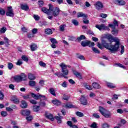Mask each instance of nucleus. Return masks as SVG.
I'll use <instances>...</instances> for the list:
<instances>
[{
  "label": "nucleus",
  "instance_id": "f257e3e1",
  "mask_svg": "<svg viewBox=\"0 0 128 128\" xmlns=\"http://www.w3.org/2000/svg\"><path fill=\"white\" fill-rule=\"evenodd\" d=\"M116 42L114 45H112V44H109L106 43V41L102 42V44L105 48L110 50L112 52H116L120 48V39L118 38H112V42Z\"/></svg>",
  "mask_w": 128,
  "mask_h": 128
},
{
  "label": "nucleus",
  "instance_id": "f03ea898",
  "mask_svg": "<svg viewBox=\"0 0 128 128\" xmlns=\"http://www.w3.org/2000/svg\"><path fill=\"white\" fill-rule=\"evenodd\" d=\"M12 78H13L16 82H22V80H26V76L24 73H22L20 75H16L12 77Z\"/></svg>",
  "mask_w": 128,
  "mask_h": 128
},
{
  "label": "nucleus",
  "instance_id": "7ed1b4c3",
  "mask_svg": "<svg viewBox=\"0 0 128 128\" xmlns=\"http://www.w3.org/2000/svg\"><path fill=\"white\" fill-rule=\"evenodd\" d=\"M100 114H102V116H104V118H110V113L108 111L106 108H104V107L100 106H99V110H98Z\"/></svg>",
  "mask_w": 128,
  "mask_h": 128
},
{
  "label": "nucleus",
  "instance_id": "20e7f679",
  "mask_svg": "<svg viewBox=\"0 0 128 128\" xmlns=\"http://www.w3.org/2000/svg\"><path fill=\"white\" fill-rule=\"evenodd\" d=\"M60 66L62 68V72L63 76H68V66L66 65L64 63L60 64Z\"/></svg>",
  "mask_w": 128,
  "mask_h": 128
},
{
  "label": "nucleus",
  "instance_id": "39448f33",
  "mask_svg": "<svg viewBox=\"0 0 128 128\" xmlns=\"http://www.w3.org/2000/svg\"><path fill=\"white\" fill-rule=\"evenodd\" d=\"M54 8V6L52 4H49V9H48L46 8H42V12L44 14H46L48 16L52 14V10Z\"/></svg>",
  "mask_w": 128,
  "mask_h": 128
},
{
  "label": "nucleus",
  "instance_id": "423d86ee",
  "mask_svg": "<svg viewBox=\"0 0 128 128\" xmlns=\"http://www.w3.org/2000/svg\"><path fill=\"white\" fill-rule=\"evenodd\" d=\"M81 46L84 47L89 46V48H91L92 46H94V42L86 40H83L81 42Z\"/></svg>",
  "mask_w": 128,
  "mask_h": 128
},
{
  "label": "nucleus",
  "instance_id": "0eeeda50",
  "mask_svg": "<svg viewBox=\"0 0 128 128\" xmlns=\"http://www.w3.org/2000/svg\"><path fill=\"white\" fill-rule=\"evenodd\" d=\"M96 28L99 30H109L110 28L108 26H106L104 24H96Z\"/></svg>",
  "mask_w": 128,
  "mask_h": 128
},
{
  "label": "nucleus",
  "instance_id": "6e6552de",
  "mask_svg": "<svg viewBox=\"0 0 128 128\" xmlns=\"http://www.w3.org/2000/svg\"><path fill=\"white\" fill-rule=\"evenodd\" d=\"M94 6L98 10H102V8H104V4L100 2H96Z\"/></svg>",
  "mask_w": 128,
  "mask_h": 128
},
{
  "label": "nucleus",
  "instance_id": "1a4fd4ad",
  "mask_svg": "<svg viewBox=\"0 0 128 128\" xmlns=\"http://www.w3.org/2000/svg\"><path fill=\"white\" fill-rule=\"evenodd\" d=\"M6 16H14V10H12V6H10L8 8V11L6 12Z\"/></svg>",
  "mask_w": 128,
  "mask_h": 128
},
{
  "label": "nucleus",
  "instance_id": "9d476101",
  "mask_svg": "<svg viewBox=\"0 0 128 128\" xmlns=\"http://www.w3.org/2000/svg\"><path fill=\"white\" fill-rule=\"evenodd\" d=\"M60 8H56L54 10L53 8L51 12V14H52L54 16L56 17V16H58L60 14Z\"/></svg>",
  "mask_w": 128,
  "mask_h": 128
},
{
  "label": "nucleus",
  "instance_id": "9b49d317",
  "mask_svg": "<svg viewBox=\"0 0 128 128\" xmlns=\"http://www.w3.org/2000/svg\"><path fill=\"white\" fill-rule=\"evenodd\" d=\"M110 28H111L112 30L116 29V26H118V23L116 20H114L113 24H109Z\"/></svg>",
  "mask_w": 128,
  "mask_h": 128
},
{
  "label": "nucleus",
  "instance_id": "f8f14e48",
  "mask_svg": "<svg viewBox=\"0 0 128 128\" xmlns=\"http://www.w3.org/2000/svg\"><path fill=\"white\" fill-rule=\"evenodd\" d=\"M83 106H86L88 104V102L84 96H82L80 100Z\"/></svg>",
  "mask_w": 128,
  "mask_h": 128
},
{
  "label": "nucleus",
  "instance_id": "ddd939ff",
  "mask_svg": "<svg viewBox=\"0 0 128 128\" xmlns=\"http://www.w3.org/2000/svg\"><path fill=\"white\" fill-rule=\"evenodd\" d=\"M78 18H83L84 20H85L86 18H88V15L86 14H84L82 12H79L77 16Z\"/></svg>",
  "mask_w": 128,
  "mask_h": 128
},
{
  "label": "nucleus",
  "instance_id": "4468645a",
  "mask_svg": "<svg viewBox=\"0 0 128 128\" xmlns=\"http://www.w3.org/2000/svg\"><path fill=\"white\" fill-rule=\"evenodd\" d=\"M10 100L12 102H13L16 104H18L20 102V100L16 96H12Z\"/></svg>",
  "mask_w": 128,
  "mask_h": 128
},
{
  "label": "nucleus",
  "instance_id": "2eb2a0df",
  "mask_svg": "<svg viewBox=\"0 0 128 128\" xmlns=\"http://www.w3.org/2000/svg\"><path fill=\"white\" fill-rule=\"evenodd\" d=\"M21 114L22 116H30V111L29 110H22L21 111Z\"/></svg>",
  "mask_w": 128,
  "mask_h": 128
},
{
  "label": "nucleus",
  "instance_id": "dca6fc26",
  "mask_svg": "<svg viewBox=\"0 0 128 128\" xmlns=\"http://www.w3.org/2000/svg\"><path fill=\"white\" fill-rule=\"evenodd\" d=\"M31 96H32V98H34V100H40V94H34V93H31Z\"/></svg>",
  "mask_w": 128,
  "mask_h": 128
},
{
  "label": "nucleus",
  "instance_id": "f3484780",
  "mask_svg": "<svg viewBox=\"0 0 128 128\" xmlns=\"http://www.w3.org/2000/svg\"><path fill=\"white\" fill-rule=\"evenodd\" d=\"M106 84L108 88H116V85L112 83L106 82Z\"/></svg>",
  "mask_w": 128,
  "mask_h": 128
},
{
  "label": "nucleus",
  "instance_id": "a211bd4d",
  "mask_svg": "<svg viewBox=\"0 0 128 128\" xmlns=\"http://www.w3.org/2000/svg\"><path fill=\"white\" fill-rule=\"evenodd\" d=\"M59 116H56L54 118L56 120L58 124H62V116H60V114H58Z\"/></svg>",
  "mask_w": 128,
  "mask_h": 128
},
{
  "label": "nucleus",
  "instance_id": "6ab92c4d",
  "mask_svg": "<svg viewBox=\"0 0 128 128\" xmlns=\"http://www.w3.org/2000/svg\"><path fill=\"white\" fill-rule=\"evenodd\" d=\"M73 74L74 76H76V78H80V80H82V74H80V73L76 70H74Z\"/></svg>",
  "mask_w": 128,
  "mask_h": 128
},
{
  "label": "nucleus",
  "instance_id": "aec40b11",
  "mask_svg": "<svg viewBox=\"0 0 128 128\" xmlns=\"http://www.w3.org/2000/svg\"><path fill=\"white\" fill-rule=\"evenodd\" d=\"M84 86L86 90H92V86L86 83L84 84Z\"/></svg>",
  "mask_w": 128,
  "mask_h": 128
},
{
  "label": "nucleus",
  "instance_id": "412c9836",
  "mask_svg": "<svg viewBox=\"0 0 128 128\" xmlns=\"http://www.w3.org/2000/svg\"><path fill=\"white\" fill-rule=\"evenodd\" d=\"M21 108H26L28 107V104H26V102L24 100H22L21 102V105H20Z\"/></svg>",
  "mask_w": 128,
  "mask_h": 128
},
{
  "label": "nucleus",
  "instance_id": "4be33fe9",
  "mask_svg": "<svg viewBox=\"0 0 128 128\" xmlns=\"http://www.w3.org/2000/svg\"><path fill=\"white\" fill-rule=\"evenodd\" d=\"M4 43L5 44L6 46H10V40L6 37L4 38Z\"/></svg>",
  "mask_w": 128,
  "mask_h": 128
},
{
  "label": "nucleus",
  "instance_id": "5701e85b",
  "mask_svg": "<svg viewBox=\"0 0 128 128\" xmlns=\"http://www.w3.org/2000/svg\"><path fill=\"white\" fill-rule=\"evenodd\" d=\"M30 48L32 52H34L38 48V46L34 44H32L30 45Z\"/></svg>",
  "mask_w": 128,
  "mask_h": 128
},
{
  "label": "nucleus",
  "instance_id": "b1692460",
  "mask_svg": "<svg viewBox=\"0 0 128 128\" xmlns=\"http://www.w3.org/2000/svg\"><path fill=\"white\" fill-rule=\"evenodd\" d=\"M52 102L54 104H55V106H60V101L55 99L54 100H52Z\"/></svg>",
  "mask_w": 128,
  "mask_h": 128
},
{
  "label": "nucleus",
  "instance_id": "393cba45",
  "mask_svg": "<svg viewBox=\"0 0 128 128\" xmlns=\"http://www.w3.org/2000/svg\"><path fill=\"white\" fill-rule=\"evenodd\" d=\"M28 78H29V80H36V76H34V74L30 73L28 74Z\"/></svg>",
  "mask_w": 128,
  "mask_h": 128
},
{
  "label": "nucleus",
  "instance_id": "a878e982",
  "mask_svg": "<svg viewBox=\"0 0 128 128\" xmlns=\"http://www.w3.org/2000/svg\"><path fill=\"white\" fill-rule=\"evenodd\" d=\"M106 38H108V40L109 42H112V36L110 34H107L106 35Z\"/></svg>",
  "mask_w": 128,
  "mask_h": 128
},
{
  "label": "nucleus",
  "instance_id": "bb28decb",
  "mask_svg": "<svg viewBox=\"0 0 128 128\" xmlns=\"http://www.w3.org/2000/svg\"><path fill=\"white\" fill-rule=\"evenodd\" d=\"M92 86L94 88H96L97 90L100 88V86L98 83L94 82L92 84Z\"/></svg>",
  "mask_w": 128,
  "mask_h": 128
},
{
  "label": "nucleus",
  "instance_id": "cd10ccee",
  "mask_svg": "<svg viewBox=\"0 0 128 128\" xmlns=\"http://www.w3.org/2000/svg\"><path fill=\"white\" fill-rule=\"evenodd\" d=\"M115 66H118V68H123V70H126V68L123 64L120 63H116L114 64Z\"/></svg>",
  "mask_w": 128,
  "mask_h": 128
},
{
  "label": "nucleus",
  "instance_id": "c85d7f7f",
  "mask_svg": "<svg viewBox=\"0 0 128 128\" xmlns=\"http://www.w3.org/2000/svg\"><path fill=\"white\" fill-rule=\"evenodd\" d=\"M46 118H48V120H50L52 122L54 120V116L52 114H46Z\"/></svg>",
  "mask_w": 128,
  "mask_h": 128
},
{
  "label": "nucleus",
  "instance_id": "c756f323",
  "mask_svg": "<svg viewBox=\"0 0 128 128\" xmlns=\"http://www.w3.org/2000/svg\"><path fill=\"white\" fill-rule=\"evenodd\" d=\"M45 34H52V30L50 28H47L45 30Z\"/></svg>",
  "mask_w": 128,
  "mask_h": 128
},
{
  "label": "nucleus",
  "instance_id": "7c9ffc66",
  "mask_svg": "<svg viewBox=\"0 0 128 128\" xmlns=\"http://www.w3.org/2000/svg\"><path fill=\"white\" fill-rule=\"evenodd\" d=\"M21 8L24 10H28V6L26 4H21Z\"/></svg>",
  "mask_w": 128,
  "mask_h": 128
},
{
  "label": "nucleus",
  "instance_id": "2f4dec72",
  "mask_svg": "<svg viewBox=\"0 0 128 128\" xmlns=\"http://www.w3.org/2000/svg\"><path fill=\"white\" fill-rule=\"evenodd\" d=\"M86 40V36L84 35H81L80 36H78L76 38V40L78 42H80V40Z\"/></svg>",
  "mask_w": 128,
  "mask_h": 128
},
{
  "label": "nucleus",
  "instance_id": "473e14b6",
  "mask_svg": "<svg viewBox=\"0 0 128 128\" xmlns=\"http://www.w3.org/2000/svg\"><path fill=\"white\" fill-rule=\"evenodd\" d=\"M120 6H124L126 4V2L124 0H116Z\"/></svg>",
  "mask_w": 128,
  "mask_h": 128
},
{
  "label": "nucleus",
  "instance_id": "72a5a7b5",
  "mask_svg": "<svg viewBox=\"0 0 128 128\" xmlns=\"http://www.w3.org/2000/svg\"><path fill=\"white\" fill-rule=\"evenodd\" d=\"M112 32L113 36H118V30L112 29Z\"/></svg>",
  "mask_w": 128,
  "mask_h": 128
},
{
  "label": "nucleus",
  "instance_id": "f704fd0d",
  "mask_svg": "<svg viewBox=\"0 0 128 128\" xmlns=\"http://www.w3.org/2000/svg\"><path fill=\"white\" fill-rule=\"evenodd\" d=\"M36 84V82L34 80H30L29 82V86H35Z\"/></svg>",
  "mask_w": 128,
  "mask_h": 128
},
{
  "label": "nucleus",
  "instance_id": "c9c22d12",
  "mask_svg": "<svg viewBox=\"0 0 128 128\" xmlns=\"http://www.w3.org/2000/svg\"><path fill=\"white\" fill-rule=\"evenodd\" d=\"M39 100H40V102H44V100H46V96L40 94V97Z\"/></svg>",
  "mask_w": 128,
  "mask_h": 128
},
{
  "label": "nucleus",
  "instance_id": "e433bc0d",
  "mask_svg": "<svg viewBox=\"0 0 128 128\" xmlns=\"http://www.w3.org/2000/svg\"><path fill=\"white\" fill-rule=\"evenodd\" d=\"M8 70H12V68H14V64H12L11 62H8Z\"/></svg>",
  "mask_w": 128,
  "mask_h": 128
},
{
  "label": "nucleus",
  "instance_id": "4c0bfd02",
  "mask_svg": "<svg viewBox=\"0 0 128 128\" xmlns=\"http://www.w3.org/2000/svg\"><path fill=\"white\" fill-rule=\"evenodd\" d=\"M40 26H48V22L46 21H42L40 23Z\"/></svg>",
  "mask_w": 128,
  "mask_h": 128
},
{
  "label": "nucleus",
  "instance_id": "58836bf2",
  "mask_svg": "<svg viewBox=\"0 0 128 128\" xmlns=\"http://www.w3.org/2000/svg\"><path fill=\"white\" fill-rule=\"evenodd\" d=\"M33 110L34 112H38L40 110V106H34Z\"/></svg>",
  "mask_w": 128,
  "mask_h": 128
},
{
  "label": "nucleus",
  "instance_id": "ea45409f",
  "mask_svg": "<svg viewBox=\"0 0 128 128\" xmlns=\"http://www.w3.org/2000/svg\"><path fill=\"white\" fill-rule=\"evenodd\" d=\"M6 31V27H2L1 29H0V34H4Z\"/></svg>",
  "mask_w": 128,
  "mask_h": 128
},
{
  "label": "nucleus",
  "instance_id": "a19ab883",
  "mask_svg": "<svg viewBox=\"0 0 128 128\" xmlns=\"http://www.w3.org/2000/svg\"><path fill=\"white\" fill-rule=\"evenodd\" d=\"M70 98V96L66 95V94H64L63 95V100H68Z\"/></svg>",
  "mask_w": 128,
  "mask_h": 128
},
{
  "label": "nucleus",
  "instance_id": "79ce46f5",
  "mask_svg": "<svg viewBox=\"0 0 128 128\" xmlns=\"http://www.w3.org/2000/svg\"><path fill=\"white\" fill-rule=\"evenodd\" d=\"M50 92L52 96H56V92L54 91V88H50Z\"/></svg>",
  "mask_w": 128,
  "mask_h": 128
},
{
  "label": "nucleus",
  "instance_id": "37998d69",
  "mask_svg": "<svg viewBox=\"0 0 128 128\" xmlns=\"http://www.w3.org/2000/svg\"><path fill=\"white\" fill-rule=\"evenodd\" d=\"M66 24H62L60 26V32H64V28H66Z\"/></svg>",
  "mask_w": 128,
  "mask_h": 128
},
{
  "label": "nucleus",
  "instance_id": "c03bdc74",
  "mask_svg": "<svg viewBox=\"0 0 128 128\" xmlns=\"http://www.w3.org/2000/svg\"><path fill=\"white\" fill-rule=\"evenodd\" d=\"M64 107L66 108H72L73 107L72 104H67L64 106Z\"/></svg>",
  "mask_w": 128,
  "mask_h": 128
},
{
  "label": "nucleus",
  "instance_id": "a18cd8bd",
  "mask_svg": "<svg viewBox=\"0 0 128 128\" xmlns=\"http://www.w3.org/2000/svg\"><path fill=\"white\" fill-rule=\"evenodd\" d=\"M76 114L78 116H79L80 118H82V116H84V113L80 112H76Z\"/></svg>",
  "mask_w": 128,
  "mask_h": 128
},
{
  "label": "nucleus",
  "instance_id": "49530a36",
  "mask_svg": "<svg viewBox=\"0 0 128 128\" xmlns=\"http://www.w3.org/2000/svg\"><path fill=\"white\" fill-rule=\"evenodd\" d=\"M35 20H40V17L38 16V15L34 14L33 16Z\"/></svg>",
  "mask_w": 128,
  "mask_h": 128
},
{
  "label": "nucleus",
  "instance_id": "de8ad7c7",
  "mask_svg": "<svg viewBox=\"0 0 128 128\" xmlns=\"http://www.w3.org/2000/svg\"><path fill=\"white\" fill-rule=\"evenodd\" d=\"M92 50H93V52H95V54H100V50H98V48H94V47H92Z\"/></svg>",
  "mask_w": 128,
  "mask_h": 128
},
{
  "label": "nucleus",
  "instance_id": "09e8293b",
  "mask_svg": "<svg viewBox=\"0 0 128 128\" xmlns=\"http://www.w3.org/2000/svg\"><path fill=\"white\" fill-rule=\"evenodd\" d=\"M102 128H110V124H108L107 123H104L102 125Z\"/></svg>",
  "mask_w": 128,
  "mask_h": 128
},
{
  "label": "nucleus",
  "instance_id": "8fccbe9b",
  "mask_svg": "<svg viewBox=\"0 0 128 128\" xmlns=\"http://www.w3.org/2000/svg\"><path fill=\"white\" fill-rule=\"evenodd\" d=\"M22 60H24V62H28V57H26V56H24V55L22 56Z\"/></svg>",
  "mask_w": 128,
  "mask_h": 128
},
{
  "label": "nucleus",
  "instance_id": "3c124183",
  "mask_svg": "<svg viewBox=\"0 0 128 128\" xmlns=\"http://www.w3.org/2000/svg\"><path fill=\"white\" fill-rule=\"evenodd\" d=\"M72 23L74 26H78V22L77 20H72Z\"/></svg>",
  "mask_w": 128,
  "mask_h": 128
},
{
  "label": "nucleus",
  "instance_id": "603ef678",
  "mask_svg": "<svg viewBox=\"0 0 128 128\" xmlns=\"http://www.w3.org/2000/svg\"><path fill=\"white\" fill-rule=\"evenodd\" d=\"M50 41L52 44H58V42H56V40L54 38H52L50 39Z\"/></svg>",
  "mask_w": 128,
  "mask_h": 128
},
{
  "label": "nucleus",
  "instance_id": "864d4df0",
  "mask_svg": "<svg viewBox=\"0 0 128 128\" xmlns=\"http://www.w3.org/2000/svg\"><path fill=\"white\" fill-rule=\"evenodd\" d=\"M39 64L40 66H42L43 68L46 67V63L42 61L39 62Z\"/></svg>",
  "mask_w": 128,
  "mask_h": 128
},
{
  "label": "nucleus",
  "instance_id": "5fc2aeb1",
  "mask_svg": "<svg viewBox=\"0 0 128 128\" xmlns=\"http://www.w3.org/2000/svg\"><path fill=\"white\" fill-rule=\"evenodd\" d=\"M1 116H8V113L6 112L2 111L1 112Z\"/></svg>",
  "mask_w": 128,
  "mask_h": 128
},
{
  "label": "nucleus",
  "instance_id": "6e6d98bb",
  "mask_svg": "<svg viewBox=\"0 0 128 128\" xmlns=\"http://www.w3.org/2000/svg\"><path fill=\"white\" fill-rule=\"evenodd\" d=\"M61 86H62V88H66V86H68V83H66V82L64 81L61 84Z\"/></svg>",
  "mask_w": 128,
  "mask_h": 128
},
{
  "label": "nucleus",
  "instance_id": "4d7b16f0",
  "mask_svg": "<svg viewBox=\"0 0 128 128\" xmlns=\"http://www.w3.org/2000/svg\"><path fill=\"white\" fill-rule=\"evenodd\" d=\"M90 128H98V126H96V122H93L91 126H90Z\"/></svg>",
  "mask_w": 128,
  "mask_h": 128
},
{
  "label": "nucleus",
  "instance_id": "13d9d810",
  "mask_svg": "<svg viewBox=\"0 0 128 128\" xmlns=\"http://www.w3.org/2000/svg\"><path fill=\"white\" fill-rule=\"evenodd\" d=\"M97 46H98V48H100V50H104V46H102V44H100V42L98 43Z\"/></svg>",
  "mask_w": 128,
  "mask_h": 128
},
{
  "label": "nucleus",
  "instance_id": "bf43d9fd",
  "mask_svg": "<svg viewBox=\"0 0 128 128\" xmlns=\"http://www.w3.org/2000/svg\"><path fill=\"white\" fill-rule=\"evenodd\" d=\"M30 95L28 94V95L23 96V98L24 100H28V98H30Z\"/></svg>",
  "mask_w": 128,
  "mask_h": 128
},
{
  "label": "nucleus",
  "instance_id": "052dcab7",
  "mask_svg": "<svg viewBox=\"0 0 128 128\" xmlns=\"http://www.w3.org/2000/svg\"><path fill=\"white\" fill-rule=\"evenodd\" d=\"M120 48H121V54H124V46L122 45L121 46H120Z\"/></svg>",
  "mask_w": 128,
  "mask_h": 128
},
{
  "label": "nucleus",
  "instance_id": "680f3d73",
  "mask_svg": "<svg viewBox=\"0 0 128 128\" xmlns=\"http://www.w3.org/2000/svg\"><path fill=\"white\" fill-rule=\"evenodd\" d=\"M16 66H22V60H18L16 63Z\"/></svg>",
  "mask_w": 128,
  "mask_h": 128
},
{
  "label": "nucleus",
  "instance_id": "e2e57ef3",
  "mask_svg": "<svg viewBox=\"0 0 128 128\" xmlns=\"http://www.w3.org/2000/svg\"><path fill=\"white\" fill-rule=\"evenodd\" d=\"M4 14H6L4 10L2 8H0V14H1L2 16H4Z\"/></svg>",
  "mask_w": 128,
  "mask_h": 128
},
{
  "label": "nucleus",
  "instance_id": "0e129e2a",
  "mask_svg": "<svg viewBox=\"0 0 128 128\" xmlns=\"http://www.w3.org/2000/svg\"><path fill=\"white\" fill-rule=\"evenodd\" d=\"M100 16H101V18H106L108 17V15L106 14H101Z\"/></svg>",
  "mask_w": 128,
  "mask_h": 128
},
{
  "label": "nucleus",
  "instance_id": "69168bd1",
  "mask_svg": "<svg viewBox=\"0 0 128 128\" xmlns=\"http://www.w3.org/2000/svg\"><path fill=\"white\" fill-rule=\"evenodd\" d=\"M30 104H36V101L34 100H30Z\"/></svg>",
  "mask_w": 128,
  "mask_h": 128
},
{
  "label": "nucleus",
  "instance_id": "338daca9",
  "mask_svg": "<svg viewBox=\"0 0 128 128\" xmlns=\"http://www.w3.org/2000/svg\"><path fill=\"white\" fill-rule=\"evenodd\" d=\"M72 121L74 122V124H76L78 122V120H76V118L74 117H72Z\"/></svg>",
  "mask_w": 128,
  "mask_h": 128
},
{
  "label": "nucleus",
  "instance_id": "774afa93",
  "mask_svg": "<svg viewBox=\"0 0 128 128\" xmlns=\"http://www.w3.org/2000/svg\"><path fill=\"white\" fill-rule=\"evenodd\" d=\"M26 120H28V122H30V120H32V116H28L26 118Z\"/></svg>",
  "mask_w": 128,
  "mask_h": 128
}]
</instances>
